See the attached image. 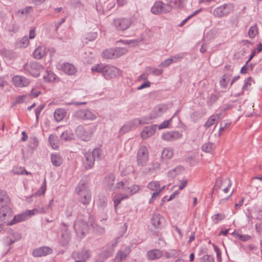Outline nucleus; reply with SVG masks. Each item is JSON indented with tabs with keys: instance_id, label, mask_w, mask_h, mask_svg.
Segmentation results:
<instances>
[{
	"instance_id": "f257e3e1",
	"label": "nucleus",
	"mask_w": 262,
	"mask_h": 262,
	"mask_svg": "<svg viewBox=\"0 0 262 262\" xmlns=\"http://www.w3.org/2000/svg\"><path fill=\"white\" fill-rule=\"evenodd\" d=\"M92 72H98L102 73L103 76L106 79L116 78L120 76L122 71L117 67L111 65H102L97 64L92 68Z\"/></svg>"
},
{
	"instance_id": "f03ea898",
	"label": "nucleus",
	"mask_w": 262,
	"mask_h": 262,
	"mask_svg": "<svg viewBox=\"0 0 262 262\" xmlns=\"http://www.w3.org/2000/svg\"><path fill=\"white\" fill-rule=\"evenodd\" d=\"M24 70L32 76L37 77L40 75V71L43 69L41 64L36 61H30L24 65Z\"/></svg>"
},
{
	"instance_id": "7ed1b4c3",
	"label": "nucleus",
	"mask_w": 262,
	"mask_h": 262,
	"mask_svg": "<svg viewBox=\"0 0 262 262\" xmlns=\"http://www.w3.org/2000/svg\"><path fill=\"white\" fill-rule=\"evenodd\" d=\"M234 8V5L233 3H229L225 4L216 8L213 12L215 17H222L228 15L233 12Z\"/></svg>"
},
{
	"instance_id": "20e7f679",
	"label": "nucleus",
	"mask_w": 262,
	"mask_h": 262,
	"mask_svg": "<svg viewBox=\"0 0 262 262\" xmlns=\"http://www.w3.org/2000/svg\"><path fill=\"white\" fill-rule=\"evenodd\" d=\"M37 212V209H33L31 210H26L24 212L15 215L13 219L7 224L8 226H11L16 223L24 221L28 219L32 215L36 214Z\"/></svg>"
},
{
	"instance_id": "39448f33",
	"label": "nucleus",
	"mask_w": 262,
	"mask_h": 262,
	"mask_svg": "<svg viewBox=\"0 0 262 262\" xmlns=\"http://www.w3.org/2000/svg\"><path fill=\"white\" fill-rule=\"evenodd\" d=\"M137 163L139 166H145L149 159V152L147 148L144 145L141 146L137 151Z\"/></svg>"
},
{
	"instance_id": "423d86ee",
	"label": "nucleus",
	"mask_w": 262,
	"mask_h": 262,
	"mask_svg": "<svg viewBox=\"0 0 262 262\" xmlns=\"http://www.w3.org/2000/svg\"><path fill=\"white\" fill-rule=\"evenodd\" d=\"M89 228L87 222L83 220H77L74 223V229L77 236L82 237L84 235Z\"/></svg>"
},
{
	"instance_id": "0eeeda50",
	"label": "nucleus",
	"mask_w": 262,
	"mask_h": 262,
	"mask_svg": "<svg viewBox=\"0 0 262 262\" xmlns=\"http://www.w3.org/2000/svg\"><path fill=\"white\" fill-rule=\"evenodd\" d=\"M172 10V7L167 4H165L161 1L156 2L151 9V11L155 14H158L161 13H167Z\"/></svg>"
},
{
	"instance_id": "6e6552de",
	"label": "nucleus",
	"mask_w": 262,
	"mask_h": 262,
	"mask_svg": "<svg viewBox=\"0 0 262 262\" xmlns=\"http://www.w3.org/2000/svg\"><path fill=\"white\" fill-rule=\"evenodd\" d=\"M117 187L118 188H122L123 190L127 193L126 195H128V196L137 193L140 189L139 186L137 185L134 184L129 186L128 182L126 181L124 182L121 181L117 183Z\"/></svg>"
},
{
	"instance_id": "1a4fd4ad",
	"label": "nucleus",
	"mask_w": 262,
	"mask_h": 262,
	"mask_svg": "<svg viewBox=\"0 0 262 262\" xmlns=\"http://www.w3.org/2000/svg\"><path fill=\"white\" fill-rule=\"evenodd\" d=\"M90 256V251L85 248L80 251H74L72 254V258L76 260L75 262H85Z\"/></svg>"
},
{
	"instance_id": "9d476101",
	"label": "nucleus",
	"mask_w": 262,
	"mask_h": 262,
	"mask_svg": "<svg viewBox=\"0 0 262 262\" xmlns=\"http://www.w3.org/2000/svg\"><path fill=\"white\" fill-rule=\"evenodd\" d=\"M132 21L130 18H121L115 19L114 24L118 30L125 31L132 25Z\"/></svg>"
},
{
	"instance_id": "9b49d317",
	"label": "nucleus",
	"mask_w": 262,
	"mask_h": 262,
	"mask_svg": "<svg viewBox=\"0 0 262 262\" xmlns=\"http://www.w3.org/2000/svg\"><path fill=\"white\" fill-rule=\"evenodd\" d=\"M75 117L78 119L94 120L97 116L88 110H79L75 113Z\"/></svg>"
},
{
	"instance_id": "f8f14e48",
	"label": "nucleus",
	"mask_w": 262,
	"mask_h": 262,
	"mask_svg": "<svg viewBox=\"0 0 262 262\" xmlns=\"http://www.w3.org/2000/svg\"><path fill=\"white\" fill-rule=\"evenodd\" d=\"M76 134L83 140H89L93 133L91 129L84 128L82 125H79L75 130Z\"/></svg>"
},
{
	"instance_id": "ddd939ff",
	"label": "nucleus",
	"mask_w": 262,
	"mask_h": 262,
	"mask_svg": "<svg viewBox=\"0 0 262 262\" xmlns=\"http://www.w3.org/2000/svg\"><path fill=\"white\" fill-rule=\"evenodd\" d=\"M12 215V210L9 206L0 208V221L1 222L7 224Z\"/></svg>"
},
{
	"instance_id": "4468645a",
	"label": "nucleus",
	"mask_w": 262,
	"mask_h": 262,
	"mask_svg": "<svg viewBox=\"0 0 262 262\" xmlns=\"http://www.w3.org/2000/svg\"><path fill=\"white\" fill-rule=\"evenodd\" d=\"M61 226L62 243L63 245H66L69 243L71 239V233L65 223H62Z\"/></svg>"
},
{
	"instance_id": "2eb2a0df",
	"label": "nucleus",
	"mask_w": 262,
	"mask_h": 262,
	"mask_svg": "<svg viewBox=\"0 0 262 262\" xmlns=\"http://www.w3.org/2000/svg\"><path fill=\"white\" fill-rule=\"evenodd\" d=\"M52 252L51 248L44 246L34 249L32 252V255L34 257H41L50 254Z\"/></svg>"
},
{
	"instance_id": "dca6fc26",
	"label": "nucleus",
	"mask_w": 262,
	"mask_h": 262,
	"mask_svg": "<svg viewBox=\"0 0 262 262\" xmlns=\"http://www.w3.org/2000/svg\"><path fill=\"white\" fill-rule=\"evenodd\" d=\"M13 84L18 87L27 86L29 85V80L22 76H15L12 78Z\"/></svg>"
},
{
	"instance_id": "f3484780",
	"label": "nucleus",
	"mask_w": 262,
	"mask_h": 262,
	"mask_svg": "<svg viewBox=\"0 0 262 262\" xmlns=\"http://www.w3.org/2000/svg\"><path fill=\"white\" fill-rule=\"evenodd\" d=\"M182 137V134L178 131L168 132L163 134L162 138L163 140L170 141L179 139Z\"/></svg>"
},
{
	"instance_id": "a211bd4d",
	"label": "nucleus",
	"mask_w": 262,
	"mask_h": 262,
	"mask_svg": "<svg viewBox=\"0 0 262 262\" xmlns=\"http://www.w3.org/2000/svg\"><path fill=\"white\" fill-rule=\"evenodd\" d=\"M163 252L158 249H154L147 252L146 256L149 260H154L158 259L163 256Z\"/></svg>"
},
{
	"instance_id": "6ab92c4d",
	"label": "nucleus",
	"mask_w": 262,
	"mask_h": 262,
	"mask_svg": "<svg viewBox=\"0 0 262 262\" xmlns=\"http://www.w3.org/2000/svg\"><path fill=\"white\" fill-rule=\"evenodd\" d=\"M157 126L153 125L144 127L141 132V136L144 139H146L155 134L157 130Z\"/></svg>"
},
{
	"instance_id": "aec40b11",
	"label": "nucleus",
	"mask_w": 262,
	"mask_h": 262,
	"mask_svg": "<svg viewBox=\"0 0 262 262\" xmlns=\"http://www.w3.org/2000/svg\"><path fill=\"white\" fill-rule=\"evenodd\" d=\"M167 106L165 105H159L154 107L152 113L151 114V119L156 118L164 113L167 110Z\"/></svg>"
},
{
	"instance_id": "412c9836",
	"label": "nucleus",
	"mask_w": 262,
	"mask_h": 262,
	"mask_svg": "<svg viewBox=\"0 0 262 262\" xmlns=\"http://www.w3.org/2000/svg\"><path fill=\"white\" fill-rule=\"evenodd\" d=\"M164 218L159 214H154L151 222L152 225L156 229H161L162 228V223L164 222Z\"/></svg>"
},
{
	"instance_id": "4be33fe9",
	"label": "nucleus",
	"mask_w": 262,
	"mask_h": 262,
	"mask_svg": "<svg viewBox=\"0 0 262 262\" xmlns=\"http://www.w3.org/2000/svg\"><path fill=\"white\" fill-rule=\"evenodd\" d=\"M84 158L85 159L83 160V163L86 169L92 168L94 166L95 161L94 157H93V155L90 152H85L84 154Z\"/></svg>"
},
{
	"instance_id": "5701e85b",
	"label": "nucleus",
	"mask_w": 262,
	"mask_h": 262,
	"mask_svg": "<svg viewBox=\"0 0 262 262\" xmlns=\"http://www.w3.org/2000/svg\"><path fill=\"white\" fill-rule=\"evenodd\" d=\"M129 252L130 250L127 248H125L124 250L119 251L116 254L114 262H122L128 256Z\"/></svg>"
},
{
	"instance_id": "b1692460",
	"label": "nucleus",
	"mask_w": 262,
	"mask_h": 262,
	"mask_svg": "<svg viewBox=\"0 0 262 262\" xmlns=\"http://www.w3.org/2000/svg\"><path fill=\"white\" fill-rule=\"evenodd\" d=\"M115 177L113 174H110L107 176L104 180V182L106 185L108 189L111 190H115L117 187V185H114Z\"/></svg>"
},
{
	"instance_id": "393cba45",
	"label": "nucleus",
	"mask_w": 262,
	"mask_h": 262,
	"mask_svg": "<svg viewBox=\"0 0 262 262\" xmlns=\"http://www.w3.org/2000/svg\"><path fill=\"white\" fill-rule=\"evenodd\" d=\"M10 199L7 193L3 190H0V208L9 206Z\"/></svg>"
},
{
	"instance_id": "a878e982",
	"label": "nucleus",
	"mask_w": 262,
	"mask_h": 262,
	"mask_svg": "<svg viewBox=\"0 0 262 262\" xmlns=\"http://www.w3.org/2000/svg\"><path fill=\"white\" fill-rule=\"evenodd\" d=\"M76 193L80 195L81 193H85L90 192V190L88 186V185L84 182L80 181L77 185L76 190Z\"/></svg>"
},
{
	"instance_id": "bb28decb",
	"label": "nucleus",
	"mask_w": 262,
	"mask_h": 262,
	"mask_svg": "<svg viewBox=\"0 0 262 262\" xmlns=\"http://www.w3.org/2000/svg\"><path fill=\"white\" fill-rule=\"evenodd\" d=\"M61 68L62 71L68 75H74L76 72V68L73 64L69 63H63Z\"/></svg>"
},
{
	"instance_id": "cd10ccee",
	"label": "nucleus",
	"mask_w": 262,
	"mask_h": 262,
	"mask_svg": "<svg viewBox=\"0 0 262 262\" xmlns=\"http://www.w3.org/2000/svg\"><path fill=\"white\" fill-rule=\"evenodd\" d=\"M252 83H254V81L253 80L252 78L251 77H249L247 78L245 81L244 85L242 87V90L241 93H239L238 94H235V96H238L241 95L243 94L244 91H249L251 90V86L252 85Z\"/></svg>"
},
{
	"instance_id": "c85d7f7f",
	"label": "nucleus",
	"mask_w": 262,
	"mask_h": 262,
	"mask_svg": "<svg viewBox=\"0 0 262 262\" xmlns=\"http://www.w3.org/2000/svg\"><path fill=\"white\" fill-rule=\"evenodd\" d=\"M47 52L43 47L38 46L33 52V56L35 58L40 59L45 56Z\"/></svg>"
},
{
	"instance_id": "c756f323",
	"label": "nucleus",
	"mask_w": 262,
	"mask_h": 262,
	"mask_svg": "<svg viewBox=\"0 0 262 262\" xmlns=\"http://www.w3.org/2000/svg\"><path fill=\"white\" fill-rule=\"evenodd\" d=\"M66 114V111L63 108L56 109L54 113V118L57 122H60L64 118Z\"/></svg>"
},
{
	"instance_id": "7c9ffc66",
	"label": "nucleus",
	"mask_w": 262,
	"mask_h": 262,
	"mask_svg": "<svg viewBox=\"0 0 262 262\" xmlns=\"http://www.w3.org/2000/svg\"><path fill=\"white\" fill-rule=\"evenodd\" d=\"M51 162L55 166H59L62 163V158L58 154H52L51 156Z\"/></svg>"
},
{
	"instance_id": "2f4dec72",
	"label": "nucleus",
	"mask_w": 262,
	"mask_h": 262,
	"mask_svg": "<svg viewBox=\"0 0 262 262\" xmlns=\"http://www.w3.org/2000/svg\"><path fill=\"white\" fill-rule=\"evenodd\" d=\"M79 195V201L82 204L85 205L90 203L91 200V193L88 192L85 193H81Z\"/></svg>"
},
{
	"instance_id": "473e14b6",
	"label": "nucleus",
	"mask_w": 262,
	"mask_h": 262,
	"mask_svg": "<svg viewBox=\"0 0 262 262\" xmlns=\"http://www.w3.org/2000/svg\"><path fill=\"white\" fill-rule=\"evenodd\" d=\"M173 156V149L172 148H164L161 154V158L163 159H170Z\"/></svg>"
},
{
	"instance_id": "72a5a7b5",
	"label": "nucleus",
	"mask_w": 262,
	"mask_h": 262,
	"mask_svg": "<svg viewBox=\"0 0 262 262\" xmlns=\"http://www.w3.org/2000/svg\"><path fill=\"white\" fill-rule=\"evenodd\" d=\"M221 115V114H219L211 116L206 122L205 127L208 128L215 124V122L220 119Z\"/></svg>"
},
{
	"instance_id": "f704fd0d",
	"label": "nucleus",
	"mask_w": 262,
	"mask_h": 262,
	"mask_svg": "<svg viewBox=\"0 0 262 262\" xmlns=\"http://www.w3.org/2000/svg\"><path fill=\"white\" fill-rule=\"evenodd\" d=\"M49 141L53 149H57L58 148L59 142L57 136L51 134L49 136Z\"/></svg>"
},
{
	"instance_id": "c9c22d12",
	"label": "nucleus",
	"mask_w": 262,
	"mask_h": 262,
	"mask_svg": "<svg viewBox=\"0 0 262 262\" xmlns=\"http://www.w3.org/2000/svg\"><path fill=\"white\" fill-rule=\"evenodd\" d=\"M102 56L103 58L106 59H115V53L114 49H109L104 50L102 53Z\"/></svg>"
},
{
	"instance_id": "e433bc0d",
	"label": "nucleus",
	"mask_w": 262,
	"mask_h": 262,
	"mask_svg": "<svg viewBox=\"0 0 262 262\" xmlns=\"http://www.w3.org/2000/svg\"><path fill=\"white\" fill-rule=\"evenodd\" d=\"M56 75L52 72L47 70L43 75V79L46 82H53L55 80Z\"/></svg>"
},
{
	"instance_id": "4c0bfd02",
	"label": "nucleus",
	"mask_w": 262,
	"mask_h": 262,
	"mask_svg": "<svg viewBox=\"0 0 262 262\" xmlns=\"http://www.w3.org/2000/svg\"><path fill=\"white\" fill-rule=\"evenodd\" d=\"M91 154L93 155L94 160H99L102 159L103 157L102 152L100 148H96L93 149Z\"/></svg>"
},
{
	"instance_id": "58836bf2",
	"label": "nucleus",
	"mask_w": 262,
	"mask_h": 262,
	"mask_svg": "<svg viewBox=\"0 0 262 262\" xmlns=\"http://www.w3.org/2000/svg\"><path fill=\"white\" fill-rule=\"evenodd\" d=\"M225 217L224 213H217L212 216L211 220L213 223L217 224L220 221H222Z\"/></svg>"
},
{
	"instance_id": "ea45409f",
	"label": "nucleus",
	"mask_w": 262,
	"mask_h": 262,
	"mask_svg": "<svg viewBox=\"0 0 262 262\" xmlns=\"http://www.w3.org/2000/svg\"><path fill=\"white\" fill-rule=\"evenodd\" d=\"M147 187L152 190L158 191L160 188V184L158 181L150 182L147 186Z\"/></svg>"
},
{
	"instance_id": "a19ab883",
	"label": "nucleus",
	"mask_w": 262,
	"mask_h": 262,
	"mask_svg": "<svg viewBox=\"0 0 262 262\" xmlns=\"http://www.w3.org/2000/svg\"><path fill=\"white\" fill-rule=\"evenodd\" d=\"M213 147V144L210 142L204 143L202 146V150L206 152H210Z\"/></svg>"
},
{
	"instance_id": "79ce46f5",
	"label": "nucleus",
	"mask_w": 262,
	"mask_h": 262,
	"mask_svg": "<svg viewBox=\"0 0 262 262\" xmlns=\"http://www.w3.org/2000/svg\"><path fill=\"white\" fill-rule=\"evenodd\" d=\"M257 33L258 29L256 25L250 27L248 32L249 36L251 38H253Z\"/></svg>"
},
{
	"instance_id": "37998d69",
	"label": "nucleus",
	"mask_w": 262,
	"mask_h": 262,
	"mask_svg": "<svg viewBox=\"0 0 262 262\" xmlns=\"http://www.w3.org/2000/svg\"><path fill=\"white\" fill-rule=\"evenodd\" d=\"M115 58H118L126 52V50L123 48H116L114 49Z\"/></svg>"
},
{
	"instance_id": "c03bdc74",
	"label": "nucleus",
	"mask_w": 262,
	"mask_h": 262,
	"mask_svg": "<svg viewBox=\"0 0 262 262\" xmlns=\"http://www.w3.org/2000/svg\"><path fill=\"white\" fill-rule=\"evenodd\" d=\"M147 72H148L149 73H151L156 76H159L162 74L163 70L162 69H158L152 68L151 67H147L146 69Z\"/></svg>"
},
{
	"instance_id": "a18cd8bd",
	"label": "nucleus",
	"mask_w": 262,
	"mask_h": 262,
	"mask_svg": "<svg viewBox=\"0 0 262 262\" xmlns=\"http://www.w3.org/2000/svg\"><path fill=\"white\" fill-rule=\"evenodd\" d=\"M29 43V38L27 36H24L18 42V46L21 48H25L28 45Z\"/></svg>"
},
{
	"instance_id": "49530a36",
	"label": "nucleus",
	"mask_w": 262,
	"mask_h": 262,
	"mask_svg": "<svg viewBox=\"0 0 262 262\" xmlns=\"http://www.w3.org/2000/svg\"><path fill=\"white\" fill-rule=\"evenodd\" d=\"M178 113V111H177L173 116L172 117H171L170 119L168 120L164 121L163 123H162L161 124H160L158 126V128L159 129H162L163 128H167L170 123V122L172 121V118Z\"/></svg>"
},
{
	"instance_id": "de8ad7c7",
	"label": "nucleus",
	"mask_w": 262,
	"mask_h": 262,
	"mask_svg": "<svg viewBox=\"0 0 262 262\" xmlns=\"http://www.w3.org/2000/svg\"><path fill=\"white\" fill-rule=\"evenodd\" d=\"M72 136V134H70L68 131H64L62 133L60 138L62 140L66 141L71 140Z\"/></svg>"
},
{
	"instance_id": "09e8293b",
	"label": "nucleus",
	"mask_w": 262,
	"mask_h": 262,
	"mask_svg": "<svg viewBox=\"0 0 262 262\" xmlns=\"http://www.w3.org/2000/svg\"><path fill=\"white\" fill-rule=\"evenodd\" d=\"M180 171V168L176 167L169 171L167 174V176L170 178H173L178 174Z\"/></svg>"
},
{
	"instance_id": "8fccbe9b",
	"label": "nucleus",
	"mask_w": 262,
	"mask_h": 262,
	"mask_svg": "<svg viewBox=\"0 0 262 262\" xmlns=\"http://www.w3.org/2000/svg\"><path fill=\"white\" fill-rule=\"evenodd\" d=\"M184 55V53L178 54L173 56H171L170 58L172 63H175L181 60L183 58Z\"/></svg>"
},
{
	"instance_id": "3c124183",
	"label": "nucleus",
	"mask_w": 262,
	"mask_h": 262,
	"mask_svg": "<svg viewBox=\"0 0 262 262\" xmlns=\"http://www.w3.org/2000/svg\"><path fill=\"white\" fill-rule=\"evenodd\" d=\"M14 173L16 174H26V175H28L30 174V172H28L26 170V169L23 167H19L18 168H16L13 170Z\"/></svg>"
},
{
	"instance_id": "603ef678",
	"label": "nucleus",
	"mask_w": 262,
	"mask_h": 262,
	"mask_svg": "<svg viewBox=\"0 0 262 262\" xmlns=\"http://www.w3.org/2000/svg\"><path fill=\"white\" fill-rule=\"evenodd\" d=\"M201 262H214V259L213 256L210 255H205L201 258Z\"/></svg>"
},
{
	"instance_id": "864d4df0",
	"label": "nucleus",
	"mask_w": 262,
	"mask_h": 262,
	"mask_svg": "<svg viewBox=\"0 0 262 262\" xmlns=\"http://www.w3.org/2000/svg\"><path fill=\"white\" fill-rule=\"evenodd\" d=\"M127 198H128V195H125L124 196H123L122 194L120 195L118 197L115 198L114 200L115 207L116 208L117 206L119 204H120V203L122 200L124 199H127Z\"/></svg>"
},
{
	"instance_id": "5fc2aeb1",
	"label": "nucleus",
	"mask_w": 262,
	"mask_h": 262,
	"mask_svg": "<svg viewBox=\"0 0 262 262\" xmlns=\"http://www.w3.org/2000/svg\"><path fill=\"white\" fill-rule=\"evenodd\" d=\"M187 0H176L174 2L175 5L180 8H183L185 7Z\"/></svg>"
},
{
	"instance_id": "6e6d98bb",
	"label": "nucleus",
	"mask_w": 262,
	"mask_h": 262,
	"mask_svg": "<svg viewBox=\"0 0 262 262\" xmlns=\"http://www.w3.org/2000/svg\"><path fill=\"white\" fill-rule=\"evenodd\" d=\"M46 190V179H44L43 183L41 185L39 189L37 191V193L39 195L43 194L45 193Z\"/></svg>"
},
{
	"instance_id": "4d7b16f0",
	"label": "nucleus",
	"mask_w": 262,
	"mask_h": 262,
	"mask_svg": "<svg viewBox=\"0 0 262 262\" xmlns=\"http://www.w3.org/2000/svg\"><path fill=\"white\" fill-rule=\"evenodd\" d=\"M171 63H172V62L169 57L167 59H166L163 62H162L159 66L162 68H166L169 66Z\"/></svg>"
},
{
	"instance_id": "13d9d810",
	"label": "nucleus",
	"mask_w": 262,
	"mask_h": 262,
	"mask_svg": "<svg viewBox=\"0 0 262 262\" xmlns=\"http://www.w3.org/2000/svg\"><path fill=\"white\" fill-rule=\"evenodd\" d=\"M97 37V33L96 32H93L89 33L86 35V39L89 41H93Z\"/></svg>"
},
{
	"instance_id": "bf43d9fd",
	"label": "nucleus",
	"mask_w": 262,
	"mask_h": 262,
	"mask_svg": "<svg viewBox=\"0 0 262 262\" xmlns=\"http://www.w3.org/2000/svg\"><path fill=\"white\" fill-rule=\"evenodd\" d=\"M45 106V104H41V105L38 106L36 108L35 114H36V118L37 121H38L39 116L41 112L42 111V110L44 108Z\"/></svg>"
},
{
	"instance_id": "052dcab7",
	"label": "nucleus",
	"mask_w": 262,
	"mask_h": 262,
	"mask_svg": "<svg viewBox=\"0 0 262 262\" xmlns=\"http://www.w3.org/2000/svg\"><path fill=\"white\" fill-rule=\"evenodd\" d=\"M32 11V7H27L24 9H21L18 11V12L21 13V14H27Z\"/></svg>"
},
{
	"instance_id": "680f3d73",
	"label": "nucleus",
	"mask_w": 262,
	"mask_h": 262,
	"mask_svg": "<svg viewBox=\"0 0 262 262\" xmlns=\"http://www.w3.org/2000/svg\"><path fill=\"white\" fill-rule=\"evenodd\" d=\"M164 188H165V186H163V187H162V188H161V189H159L158 191H156L155 192H154L152 193L151 198L150 200H149V203H152V199H154L157 196L159 195L160 193L164 189Z\"/></svg>"
},
{
	"instance_id": "e2e57ef3",
	"label": "nucleus",
	"mask_w": 262,
	"mask_h": 262,
	"mask_svg": "<svg viewBox=\"0 0 262 262\" xmlns=\"http://www.w3.org/2000/svg\"><path fill=\"white\" fill-rule=\"evenodd\" d=\"M36 209L37 210V212H36V213H45L48 211V210L49 209V207H47L46 205L45 206L41 207H39Z\"/></svg>"
},
{
	"instance_id": "0e129e2a",
	"label": "nucleus",
	"mask_w": 262,
	"mask_h": 262,
	"mask_svg": "<svg viewBox=\"0 0 262 262\" xmlns=\"http://www.w3.org/2000/svg\"><path fill=\"white\" fill-rule=\"evenodd\" d=\"M226 77V75H224L223 76V78H222V79H221L220 81V85L223 88H225L227 86V82Z\"/></svg>"
},
{
	"instance_id": "69168bd1",
	"label": "nucleus",
	"mask_w": 262,
	"mask_h": 262,
	"mask_svg": "<svg viewBox=\"0 0 262 262\" xmlns=\"http://www.w3.org/2000/svg\"><path fill=\"white\" fill-rule=\"evenodd\" d=\"M236 236L243 241H247L251 238V236L248 235H241L239 234H236Z\"/></svg>"
},
{
	"instance_id": "338daca9",
	"label": "nucleus",
	"mask_w": 262,
	"mask_h": 262,
	"mask_svg": "<svg viewBox=\"0 0 262 262\" xmlns=\"http://www.w3.org/2000/svg\"><path fill=\"white\" fill-rule=\"evenodd\" d=\"M139 41H140L139 40L135 39V40H125V41H124V43L126 45H132L133 46H134L137 45Z\"/></svg>"
},
{
	"instance_id": "774afa93",
	"label": "nucleus",
	"mask_w": 262,
	"mask_h": 262,
	"mask_svg": "<svg viewBox=\"0 0 262 262\" xmlns=\"http://www.w3.org/2000/svg\"><path fill=\"white\" fill-rule=\"evenodd\" d=\"M5 240L8 246H10L16 242L10 236L6 237Z\"/></svg>"
}]
</instances>
